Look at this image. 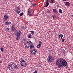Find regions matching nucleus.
<instances>
[{
  "label": "nucleus",
  "mask_w": 73,
  "mask_h": 73,
  "mask_svg": "<svg viewBox=\"0 0 73 73\" xmlns=\"http://www.w3.org/2000/svg\"><path fill=\"white\" fill-rule=\"evenodd\" d=\"M56 65H58V67L62 68L63 66L65 67L67 65V62L63 58H58L56 60Z\"/></svg>",
  "instance_id": "f257e3e1"
},
{
  "label": "nucleus",
  "mask_w": 73,
  "mask_h": 73,
  "mask_svg": "<svg viewBox=\"0 0 73 73\" xmlns=\"http://www.w3.org/2000/svg\"><path fill=\"white\" fill-rule=\"evenodd\" d=\"M21 60L20 61V66H22V68H24L26 66L27 64V62L25 59H24L23 58H22Z\"/></svg>",
  "instance_id": "f03ea898"
},
{
  "label": "nucleus",
  "mask_w": 73,
  "mask_h": 73,
  "mask_svg": "<svg viewBox=\"0 0 73 73\" xmlns=\"http://www.w3.org/2000/svg\"><path fill=\"white\" fill-rule=\"evenodd\" d=\"M8 66L9 69V70H15L14 69H15V66L13 65L10 64H9Z\"/></svg>",
  "instance_id": "7ed1b4c3"
},
{
  "label": "nucleus",
  "mask_w": 73,
  "mask_h": 73,
  "mask_svg": "<svg viewBox=\"0 0 73 73\" xmlns=\"http://www.w3.org/2000/svg\"><path fill=\"white\" fill-rule=\"evenodd\" d=\"M20 35H21V31H20V30H17V32L15 33V36L19 37L20 36Z\"/></svg>",
  "instance_id": "20e7f679"
},
{
  "label": "nucleus",
  "mask_w": 73,
  "mask_h": 73,
  "mask_svg": "<svg viewBox=\"0 0 73 73\" xmlns=\"http://www.w3.org/2000/svg\"><path fill=\"white\" fill-rule=\"evenodd\" d=\"M9 16H8V15H5L4 16V18L3 19V21H6V20H8L9 19Z\"/></svg>",
  "instance_id": "39448f33"
},
{
  "label": "nucleus",
  "mask_w": 73,
  "mask_h": 73,
  "mask_svg": "<svg viewBox=\"0 0 73 73\" xmlns=\"http://www.w3.org/2000/svg\"><path fill=\"white\" fill-rule=\"evenodd\" d=\"M27 48H29L30 47V49H32V48H34V45H32V43H31L28 46V45L26 46Z\"/></svg>",
  "instance_id": "423d86ee"
},
{
  "label": "nucleus",
  "mask_w": 73,
  "mask_h": 73,
  "mask_svg": "<svg viewBox=\"0 0 73 73\" xmlns=\"http://www.w3.org/2000/svg\"><path fill=\"white\" fill-rule=\"evenodd\" d=\"M52 61H53V58H52V56L49 58H48V62H52Z\"/></svg>",
  "instance_id": "0eeeda50"
},
{
  "label": "nucleus",
  "mask_w": 73,
  "mask_h": 73,
  "mask_svg": "<svg viewBox=\"0 0 73 73\" xmlns=\"http://www.w3.org/2000/svg\"><path fill=\"white\" fill-rule=\"evenodd\" d=\"M61 53H62V54H64V53L65 54L66 53V51L64 49H62L61 50Z\"/></svg>",
  "instance_id": "6e6552de"
},
{
  "label": "nucleus",
  "mask_w": 73,
  "mask_h": 73,
  "mask_svg": "<svg viewBox=\"0 0 73 73\" xmlns=\"http://www.w3.org/2000/svg\"><path fill=\"white\" fill-rule=\"evenodd\" d=\"M34 50V51L33 52V53H32V55H33V56L35 55V54H36V52H37V50H36V49H34V50H33V51H32V52H33V51Z\"/></svg>",
  "instance_id": "1a4fd4ad"
},
{
  "label": "nucleus",
  "mask_w": 73,
  "mask_h": 73,
  "mask_svg": "<svg viewBox=\"0 0 73 73\" xmlns=\"http://www.w3.org/2000/svg\"><path fill=\"white\" fill-rule=\"evenodd\" d=\"M31 42H30V41H27V42H26V46L27 47V46H28V45H30V44H31ZM26 44H27V45H26Z\"/></svg>",
  "instance_id": "9d476101"
},
{
  "label": "nucleus",
  "mask_w": 73,
  "mask_h": 73,
  "mask_svg": "<svg viewBox=\"0 0 73 73\" xmlns=\"http://www.w3.org/2000/svg\"><path fill=\"white\" fill-rule=\"evenodd\" d=\"M45 5V7H47L49 5V3H48V0H47L46 2Z\"/></svg>",
  "instance_id": "9b49d317"
},
{
  "label": "nucleus",
  "mask_w": 73,
  "mask_h": 73,
  "mask_svg": "<svg viewBox=\"0 0 73 73\" xmlns=\"http://www.w3.org/2000/svg\"><path fill=\"white\" fill-rule=\"evenodd\" d=\"M28 14L29 16H31L32 14L30 11L29 10V9L28 10Z\"/></svg>",
  "instance_id": "f8f14e48"
},
{
  "label": "nucleus",
  "mask_w": 73,
  "mask_h": 73,
  "mask_svg": "<svg viewBox=\"0 0 73 73\" xmlns=\"http://www.w3.org/2000/svg\"><path fill=\"white\" fill-rule=\"evenodd\" d=\"M5 24H6V25H9V24L11 25L12 23H11V22L7 21L6 22Z\"/></svg>",
  "instance_id": "ddd939ff"
},
{
  "label": "nucleus",
  "mask_w": 73,
  "mask_h": 73,
  "mask_svg": "<svg viewBox=\"0 0 73 73\" xmlns=\"http://www.w3.org/2000/svg\"><path fill=\"white\" fill-rule=\"evenodd\" d=\"M65 3H66V4H65L66 6V5H67L68 6H69V5H70V3H69V2H66Z\"/></svg>",
  "instance_id": "4468645a"
},
{
  "label": "nucleus",
  "mask_w": 73,
  "mask_h": 73,
  "mask_svg": "<svg viewBox=\"0 0 73 73\" xmlns=\"http://www.w3.org/2000/svg\"><path fill=\"white\" fill-rule=\"evenodd\" d=\"M9 29H10V28L8 27H7L5 29V31L6 32H9Z\"/></svg>",
  "instance_id": "2eb2a0df"
},
{
  "label": "nucleus",
  "mask_w": 73,
  "mask_h": 73,
  "mask_svg": "<svg viewBox=\"0 0 73 73\" xmlns=\"http://www.w3.org/2000/svg\"><path fill=\"white\" fill-rule=\"evenodd\" d=\"M14 69H16V70L18 69V67H17V65H15Z\"/></svg>",
  "instance_id": "dca6fc26"
},
{
  "label": "nucleus",
  "mask_w": 73,
  "mask_h": 73,
  "mask_svg": "<svg viewBox=\"0 0 73 73\" xmlns=\"http://www.w3.org/2000/svg\"><path fill=\"white\" fill-rule=\"evenodd\" d=\"M20 9V7L19 6H18L17 7V10H16V11H19Z\"/></svg>",
  "instance_id": "f3484780"
},
{
  "label": "nucleus",
  "mask_w": 73,
  "mask_h": 73,
  "mask_svg": "<svg viewBox=\"0 0 73 73\" xmlns=\"http://www.w3.org/2000/svg\"><path fill=\"white\" fill-rule=\"evenodd\" d=\"M53 11L54 13H57V10L56 9H53Z\"/></svg>",
  "instance_id": "a211bd4d"
},
{
  "label": "nucleus",
  "mask_w": 73,
  "mask_h": 73,
  "mask_svg": "<svg viewBox=\"0 0 73 73\" xmlns=\"http://www.w3.org/2000/svg\"><path fill=\"white\" fill-rule=\"evenodd\" d=\"M31 37H32V35L30 34H29L28 35V37L30 38H31Z\"/></svg>",
  "instance_id": "6ab92c4d"
},
{
  "label": "nucleus",
  "mask_w": 73,
  "mask_h": 73,
  "mask_svg": "<svg viewBox=\"0 0 73 73\" xmlns=\"http://www.w3.org/2000/svg\"><path fill=\"white\" fill-rule=\"evenodd\" d=\"M59 12L60 13H62V10L60 9H59Z\"/></svg>",
  "instance_id": "aec40b11"
},
{
  "label": "nucleus",
  "mask_w": 73,
  "mask_h": 73,
  "mask_svg": "<svg viewBox=\"0 0 73 73\" xmlns=\"http://www.w3.org/2000/svg\"><path fill=\"white\" fill-rule=\"evenodd\" d=\"M12 31H15V28L13 27V26H12Z\"/></svg>",
  "instance_id": "412c9836"
},
{
  "label": "nucleus",
  "mask_w": 73,
  "mask_h": 73,
  "mask_svg": "<svg viewBox=\"0 0 73 73\" xmlns=\"http://www.w3.org/2000/svg\"><path fill=\"white\" fill-rule=\"evenodd\" d=\"M22 29H26V27H21Z\"/></svg>",
  "instance_id": "4be33fe9"
},
{
  "label": "nucleus",
  "mask_w": 73,
  "mask_h": 73,
  "mask_svg": "<svg viewBox=\"0 0 73 73\" xmlns=\"http://www.w3.org/2000/svg\"><path fill=\"white\" fill-rule=\"evenodd\" d=\"M41 46V45L39 44L37 46V48H40V46Z\"/></svg>",
  "instance_id": "5701e85b"
},
{
  "label": "nucleus",
  "mask_w": 73,
  "mask_h": 73,
  "mask_svg": "<svg viewBox=\"0 0 73 73\" xmlns=\"http://www.w3.org/2000/svg\"><path fill=\"white\" fill-rule=\"evenodd\" d=\"M19 37H19V36H16V40H19Z\"/></svg>",
  "instance_id": "b1692460"
},
{
  "label": "nucleus",
  "mask_w": 73,
  "mask_h": 73,
  "mask_svg": "<svg viewBox=\"0 0 73 73\" xmlns=\"http://www.w3.org/2000/svg\"><path fill=\"white\" fill-rule=\"evenodd\" d=\"M30 32L31 33V34H32V35H34V33H35L34 31H30Z\"/></svg>",
  "instance_id": "393cba45"
},
{
  "label": "nucleus",
  "mask_w": 73,
  "mask_h": 73,
  "mask_svg": "<svg viewBox=\"0 0 73 73\" xmlns=\"http://www.w3.org/2000/svg\"><path fill=\"white\" fill-rule=\"evenodd\" d=\"M59 37H60L61 38H62V37H63V35H62V34L61 35H58Z\"/></svg>",
  "instance_id": "a878e982"
},
{
  "label": "nucleus",
  "mask_w": 73,
  "mask_h": 73,
  "mask_svg": "<svg viewBox=\"0 0 73 73\" xmlns=\"http://www.w3.org/2000/svg\"><path fill=\"white\" fill-rule=\"evenodd\" d=\"M39 44L41 45V44H42V42H41V41H39Z\"/></svg>",
  "instance_id": "bb28decb"
},
{
  "label": "nucleus",
  "mask_w": 73,
  "mask_h": 73,
  "mask_svg": "<svg viewBox=\"0 0 73 73\" xmlns=\"http://www.w3.org/2000/svg\"><path fill=\"white\" fill-rule=\"evenodd\" d=\"M23 15V13H21L19 15V16H21Z\"/></svg>",
  "instance_id": "cd10ccee"
},
{
  "label": "nucleus",
  "mask_w": 73,
  "mask_h": 73,
  "mask_svg": "<svg viewBox=\"0 0 73 73\" xmlns=\"http://www.w3.org/2000/svg\"><path fill=\"white\" fill-rule=\"evenodd\" d=\"M53 1H54V0H51V1L50 2V3H53Z\"/></svg>",
  "instance_id": "c85d7f7f"
},
{
  "label": "nucleus",
  "mask_w": 73,
  "mask_h": 73,
  "mask_svg": "<svg viewBox=\"0 0 73 73\" xmlns=\"http://www.w3.org/2000/svg\"><path fill=\"white\" fill-rule=\"evenodd\" d=\"M36 5L35 4H34L33 5V7H36Z\"/></svg>",
  "instance_id": "c756f323"
},
{
  "label": "nucleus",
  "mask_w": 73,
  "mask_h": 73,
  "mask_svg": "<svg viewBox=\"0 0 73 73\" xmlns=\"http://www.w3.org/2000/svg\"><path fill=\"white\" fill-rule=\"evenodd\" d=\"M1 50L2 52H3V48H1Z\"/></svg>",
  "instance_id": "7c9ffc66"
},
{
  "label": "nucleus",
  "mask_w": 73,
  "mask_h": 73,
  "mask_svg": "<svg viewBox=\"0 0 73 73\" xmlns=\"http://www.w3.org/2000/svg\"><path fill=\"white\" fill-rule=\"evenodd\" d=\"M53 19H55L56 18V16L54 15V16H52Z\"/></svg>",
  "instance_id": "2f4dec72"
},
{
  "label": "nucleus",
  "mask_w": 73,
  "mask_h": 73,
  "mask_svg": "<svg viewBox=\"0 0 73 73\" xmlns=\"http://www.w3.org/2000/svg\"><path fill=\"white\" fill-rule=\"evenodd\" d=\"M51 57V55L50 54H49L48 56V58H49Z\"/></svg>",
  "instance_id": "473e14b6"
},
{
  "label": "nucleus",
  "mask_w": 73,
  "mask_h": 73,
  "mask_svg": "<svg viewBox=\"0 0 73 73\" xmlns=\"http://www.w3.org/2000/svg\"><path fill=\"white\" fill-rule=\"evenodd\" d=\"M17 13H20V11H17Z\"/></svg>",
  "instance_id": "72a5a7b5"
},
{
  "label": "nucleus",
  "mask_w": 73,
  "mask_h": 73,
  "mask_svg": "<svg viewBox=\"0 0 73 73\" xmlns=\"http://www.w3.org/2000/svg\"><path fill=\"white\" fill-rule=\"evenodd\" d=\"M62 42H63L64 41V39H63L62 40Z\"/></svg>",
  "instance_id": "f704fd0d"
},
{
  "label": "nucleus",
  "mask_w": 73,
  "mask_h": 73,
  "mask_svg": "<svg viewBox=\"0 0 73 73\" xmlns=\"http://www.w3.org/2000/svg\"><path fill=\"white\" fill-rule=\"evenodd\" d=\"M31 12H33V9L31 10Z\"/></svg>",
  "instance_id": "c9c22d12"
},
{
  "label": "nucleus",
  "mask_w": 73,
  "mask_h": 73,
  "mask_svg": "<svg viewBox=\"0 0 73 73\" xmlns=\"http://www.w3.org/2000/svg\"><path fill=\"white\" fill-rule=\"evenodd\" d=\"M50 52H52V50H50Z\"/></svg>",
  "instance_id": "e433bc0d"
},
{
  "label": "nucleus",
  "mask_w": 73,
  "mask_h": 73,
  "mask_svg": "<svg viewBox=\"0 0 73 73\" xmlns=\"http://www.w3.org/2000/svg\"><path fill=\"white\" fill-rule=\"evenodd\" d=\"M1 62H2L1 61H1H0V64L1 63Z\"/></svg>",
  "instance_id": "4c0bfd02"
},
{
  "label": "nucleus",
  "mask_w": 73,
  "mask_h": 73,
  "mask_svg": "<svg viewBox=\"0 0 73 73\" xmlns=\"http://www.w3.org/2000/svg\"><path fill=\"white\" fill-rule=\"evenodd\" d=\"M63 1H66V0H63Z\"/></svg>",
  "instance_id": "58836bf2"
},
{
  "label": "nucleus",
  "mask_w": 73,
  "mask_h": 73,
  "mask_svg": "<svg viewBox=\"0 0 73 73\" xmlns=\"http://www.w3.org/2000/svg\"><path fill=\"white\" fill-rule=\"evenodd\" d=\"M38 66V67H40L41 66Z\"/></svg>",
  "instance_id": "ea45409f"
},
{
  "label": "nucleus",
  "mask_w": 73,
  "mask_h": 73,
  "mask_svg": "<svg viewBox=\"0 0 73 73\" xmlns=\"http://www.w3.org/2000/svg\"><path fill=\"white\" fill-rule=\"evenodd\" d=\"M30 73H32V72H30Z\"/></svg>",
  "instance_id": "a19ab883"
},
{
  "label": "nucleus",
  "mask_w": 73,
  "mask_h": 73,
  "mask_svg": "<svg viewBox=\"0 0 73 73\" xmlns=\"http://www.w3.org/2000/svg\"><path fill=\"white\" fill-rule=\"evenodd\" d=\"M48 13H49V12L48 11Z\"/></svg>",
  "instance_id": "79ce46f5"
},
{
  "label": "nucleus",
  "mask_w": 73,
  "mask_h": 73,
  "mask_svg": "<svg viewBox=\"0 0 73 73\" xmlns=\"http://www.w3.org/2000/svg\"><path fill=\"white\" fill-rule=\"evenodd\" d=\"M72 17H73V15H72Z\"/></svg>",
  "instance_id": "37998d69"
},
{
  "label": "nucleus",
  "mask_w": 73,
  "mask_h": 73,
  "mask_svg": "<svg viewBox=\"0 0 73 73\" xmlns=\"http://www.w3.org/2000/svg\"><path fill=\"white\" fill-rule=\"evenodd\" d=\"M60 35H61V34H60Z\"/></svg>",
  "instance_id": "c03bdc74"
},
{
  "label": "nucleus",
  "mask_w": 73,
  "mask_h": 73,
  "mask_svg": "<svg viewBox=\"0 0 73 73\" xmlns=\"http://www.w3.org/2000/svg\"><path fill=\"white\" fill-rule=\"evenodd\" d=\"M48 1H50V0H48Z\"/></svg>",
  "instance_id": "a18cd8bd"
},
{
  "label": "nucleus",
  "mask_w": 73,
  "mask_h": 73,
  "mask_svg": "<svg viewBox=\"0 0 73 73\" xmlns=\"http://www.w3.org/2000/svg\"><path fill=\"white\" fill-rule=\"evenodd\" d=\"M64 40H65V39H64Z\"/></svg>",
  "instance_id": "49530a36"
}]
</instances>
